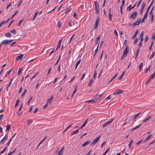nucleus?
I'll list each match as a JSON object with an SVG mask.
<instances>
[{
    "label": "nucleus",
    "instance_id": "nucleus-1",
    "mask_svg": "<svg viewBox=\"0 0 155 155\" xmlns=\"http://www.w3.org/2000/svg\"><path fill=\"white\" fill-rule=\"evenodd\" d=\"M138 15V13L137 11H134L133 13L131 14L129 16L130 18L134 20L136 18L137 16Z\"/></svg>",
    "mask_w": 155,
    "mask_h": 155
},
{
    "label": "nucleus",
    "instance_id": "nucleus-2",
    "mask_svg": "<svg viewBox=\"0 0 155 155\" xmlns=\"http://www.w3.org/2000/svg\"><path fill=\"white\" fill-rule=\"evenodd\" d=\"M13 41V40H5L2 41L1 44L4 45H8L9 44Z\"/></svg>",
    "mask_w": 155,
    "mask_h": 155
},
{
    "label": "nucleus",
    "instance_id": "nucleus-3",
    "mask_svg": "<svg viewBox=\"0 0 155 155\" xmlns=\"http://www.w3.org/2000/svg\"><path fill=\"white\" fill-rule=\"evenodd\" d=\"M94 3L95 5V10L97 14H99L100 12L99 7V4L96 1H94Z\"/></svg>",
    "mask_w": 155,
    "mask_h": 155
},
{
    "label": "nucleus",
    "instance_id": "nucleus-4",
    "mask_svg": "<svg viewBox=\"0 0 155 155\" xmlns=\"http://www.w3.org/2000/svg\"><path fill=\"white\" fill-rule=\"evenodd\" d=\"M101 137V136L97 137L96 139H94L92 143L91 144L90 146H92L93 145H95Z\"/></svg>",
    "mask_w": 155,
    "mask_h": 155
},
{
    "label": "nucleus",
    "instance_id": "nucleus-5",
    "mask_svg": "<svg viewBox=\"0 0 155 155\" xmlns=\"http://www.w3.org/2000/svg\"><path fill=\"white\" fill-rule=\"evenodd\" d=\"M114 119L112 118L110 121H108L106 123H104L103 125V128L104 127L107 125L111 123L114 120Z\"/></svg>",
    "mask_w": 155,
    "mask_h": 155
},
{
    "label": "nucleus",
    "instance_id": "nucleus-6",
    "mask_svg": "<svg viewBox=\"0 0 155 155\" xmlns=\"http://www.w3.org/2000/svg\"><path fill=\"white\" fill-rule=\"evenodd\" d=\"M100 21V18L99 17H97L96 20L95 22V24L94 25L95 27L94 28H97L99 23Z\"/></svg>",
    "mask_w": 155,
    "mask_h": 155
},
{
    "label": "nucleus",
    "instance_id": "nucleus-7",
    "mask_svg": "<svg viewBox=\"0 0 155 155\" xmlns=\"http://www.w3.org/2000/svg\"><path fill=\"white\" fill-rule=\"evenodd\" d=\"M123 91L121 90L117 89L115 91V92L114 93V95H117L121 93H122Z\"/></svg>",
    "mask_w": 155,
    "mask_h": 155
},
{
    "label": "nucleus",
    "instance_id": "nucleus-8",
    "mask_svg": "<svg viewBox=\"0 0 155 155\" xmlns=\"http://www.w3.org/2000/svg\"><path fill=\"white\" fill-rule=\"evenodd\" d=\"M141 21L140 20V18H138L137 19L135 22H134V24H132V25H134V27L136 25H139Z\"/></svg>",
    "mask_w": 155,
    "mask_h": 155
},
{
    "label": "nucleus",
    "instance_id": "nucleus-9",
    "mask_svg": "<svg viewBox=\"0 0 155 155\" xmlns=\"http://www.w3.org/2000/svg\"><path fill=\"white\" fill-rule=\"evenodd\" d=\"M129 50V47H128V46H127L125 49L124 51L123 54H124H124L127 55L128 52Z\"/></svg>",
    "mask_w": 155,
    "mask_h": 155
},
{
    "label": "nucleus",
    "instance_id": "nucleus-10",
    "mask_svg": "<svg viewBox=\"0 0 155 155\" xmlns=\"http://www.w3.org/2000/svg\"><path fill=\"white\" fill-rule=\"evenodd\" d=\"M136 3L133 6L131 7V5H130L127 8V10L129 11H130L131 9H132L133 8H134L136 6Z\"/></svg>",
    "mask_w": 155,
    "mask_h": 155
},
{
    "label": "nucleus",
    "instance_id": "nucleus-11",
    "mask_svg": "<svg viewBox=\"0 0 155 155\" xmlns=\"http://www.w3.org/2000/svg\"><path fill=\"white\" fill-rule=\"evenodd\" d=\"M94 98L96 102L100 100V98L99 97V95H98V94H97L95 95L94 96Z\"/></svg>",
    "mask_w": 155,
    "mask_h": 155
},
{
    "label": "nucleus",
    "instance_id": "nucleus-12",
    "mask_svg": "<svg viewBox=\"0 0 155 155\" xmlns=\"http://www.w3.org/2000/svg\"><path fill=\"white\" fill-rule=\"evenodd\" d=\"M23 56V54H21L20 55H19V56L17 57L15 59L16 60H20L22 58Z\"/></svg>",
    "mask_w": 155,
    "mask_h": 155
},
{
    "label": "nucleus",
    "instance_id": "nucleus-13",
    "mask_svg": "<svg viewBox=\"0 0 155 155\" xmlns=\"http://www.w3.org/2000/svg\"><path fill=\"white\" fill-rule=\"evenodd\" d=\"M148 13L147 12H146L145 14H144V15L143 18L142 19L141 22L142 23H143L145 19L147 17Z\"/></svg>",
    "mask_w": 155,
    "mask_h": 155
},
{
    "label": "nucleus",
    "instance_id": "nucleus-14",
    "mask_svg": "<svg viewBox=\"0 0 155 155\" xmlns=\"http://www.w3.org/2000/svg\"><path fill=\"white\" fill-rule=\"evenodd\" d=\"M154 1V0H152V2H151V3H150V5H149V6L147 8L146 12H147L148 13L149 11L150 8L151 7V6L153 4Z\"/></svg>",
    "mask_w": 155,
    "mask_h": 155
},
{
    "label": "nucleus",
    "instance_id": "nucleus-15",
    "mask_svg": "<svg viewBox=\"0 0 155 155\" xmlns=\"http://www.w3.org/2000/svg\"><path fill=\"white\" fill-rule=\"evenodd\" d=\"M140 51V49L138 48L137 50L136 53L135 54V59H136L137 57L138 54Z\"/></svg>",
    "mask_w": 155,
    "mask_h": 155
},
{
    "label": "nucleus",
    "instance_id": "nucleus-16",
    "mask_svg": "<svg viewBox=\"0 0 155 155\" xmlns=\"http://www.w3.org/2000/svg\"><path fill=\"white\" fill-rule=\"evenodd\" d=\"M91 141H87L85 142L83 144L82 146L83 147L86 146V145L89 144L90 143Z\"/></svg>",
    "mask_w": 155,
    "mask_h": 155
},
{
    "label": "nucleus",
    "instance_id": "nucleus-17",
    "mask_svg": "<svg viewBox=\"0 0 155 155\" xmlns=\"http://www.w3.org/2000/svg\"><path fill=\"white\" fill-rule=\"evenodd\" d=\"M53 99L52 96H51L50 98L48 99V103L51 104Z\"/></svg>",
    "mask_w": 155,
    "mask_h": 155
},
{
    "label": "nucleus",
    "instance_id": "nucleus-18",
    "mask_svg": "<svg viewBox=\"0 0 155 155\" xmlns=\"http://www.w3.org/2000/svg\"><path fill=\"white\" fill-rule=\"evenodd\" d=\"M155 76V70L154 72V73L153 74L151 75L149 78L151 80V79H153L154 78V77Z\"/></svg>",
    "mask_w": 155,
    "mask_h": 155
},
{
    "label": "nucleus",
    "instance_id": "nucleus-19",
    "mask_svg": "<svg viewBox=\"0 0 155 155\" xmlns=\"http://www.w3.org/2000/svg\"><path fill=\"white\" fill-rule=\"evenodd\" d=\"M6 134L5 135V136L4 137L2 140L0 141V143H2L3 144L5 142V141L6 140L7 138H5V137L6 136Z\"/></svg>",
    "mask_w": 155,
    "mask_h": 155
},
{
    "label": "nucleus",
    "instance_id": "nucleus-20",
    "mask_svg": "<svg viewBox=\"0 0 155 155\" xmlns=\"http://www.w3.org/2000/svg\"><path fill=\"white\" fill-rule=\"evenodd\" d=\"M138 32V30H137L135 32L134 35L132 37V38L133 39H134L137 36V35Z\"/></svg>",
    "mask_w": 155,
    "mask_h": 155
},
{
    "label": "nucleus",
    "instance_id": "nucleus-21",
    "mask_svg": "<svg viewBox=\"0 0 155 155\" xmlns=\"http://www.w3.org/2000/svg\"><path fill=\"white\" fill-rule=\"evenodd\" d=\"M81 59L79 60L76 63V64H75V70H76L78 66V65L80 64L81 62Z\"/></svg>",
    "mask_w": 155,
    "mask_h": 155
},
{
    "label": "nucleus",
    "instance_id": "nucleus-22",
    "mask_svg": "<svg viewBox=\"0 0 155 155\" xmlns=\"http://www.w3.org/2000/svg\"><path fill=\"white\" fill-rule=\"evenodd\" d=\"M5 127H6V131H9V129L11 128V125L10 124H8L5 126Z\"/></svg>",
    "mask_w": 155,
    "mask_h": 155
},
{
    "label": "nucleus",
    "instance_id": "nucleus-23",
    "mask_svg": "<svg viewBox=\"0 0 155 155\" xmlns=\"http://www.w3.org/2000/svg\"><path fill=\"white\" fill-rule=\"evenodd\" d=\"M141 126V125H139L136 127H135L131 129L130 130V131H134V130H136V129L140 127Z\"/></svg>",
    "mask_w": 155,
    "mask_h": 155
},
{
    "label": "nucleus",
    "instance_id": "nucleus-24",
    "mask_svg": "<svg viewBox=\"0 0 155 155\" xmlns=\"http://www.w3.org/2000/svg\"><path fill=\"white\" fill-rule=\"evenodd\" d=\"M151 135L150 134V135H149L147 137H146V138L145 139L144 141L143 142V143H144L146 142L147 140H149L151 138Z\"/></svg>",
    "mask_w": 155,
    "mask_h": 155
},
{
    "label": "nucleus",
    "instance_id": "nucleus-25",
    "mask_svg": "<svg viewBox=\"0 0 155 155\" xmlns=\"http://www.w3.org/2000/svg\"><path fill=\"white\" fill-rule=\"evenodd\" d=\"M5 36L7 37L11 38L12 37V35L10 32H8L5 34Z\"/></svg>",
    "mask_w": 155,
    "mask_h": 155
},
{
    "label": "nucleus",
    "instance_id": "nucleus-26",
    "mask_svg": "<svg viewBox=\"0 0 155 155\" xmlns=\"http://www.w3.org/2000/svg\"><path fill=\"white\" fill-rule=\"evenodd\" d=\"M133 141H134L132 139H131L130 140V143H129V144L128 145V147L129 148H130L131 145L133 143Z\"/></svg>",
    "mask_w": 155,
    "mask_h": 155
},
{
    "label": "nucleus",
    "instance_id": "nucleus-27",
    "mask_svg": "<svg viewBox=\"0 0 155 155\" xmlns=\"http://www.w3.org/2000/svg\"><path fill=\"white\" fill-rule=\"evenodd\" d=\"M27 124L29 125L32 122V121L31 119H28L27 120Z\"/></svg>",
    "mask_w": 155,
    "mask_h": 155
},
{
    "label": "nucleus",
    "instance_id": "nucleus-28",
    "mask_svg": "<svg viewBox=\"0 0 155 155\" xmlns=\"http://www.w3.org/2000/svg\"><path fill=\"white\" fill-rule=\"evenodd\" d=\"M88 103H90L91 102H96V101H95V100L94 99L93 100H88L87 101H86Z\"/></svg>",
    "mask_w": 155,
    "mask_h": 155
},
{
    "label": "nucleus",
    "instance_id": "nucleus-29",
    "mask_svg": "<svg viewBox=\"0 0 155 155\" xmlns=\"http://www.w3.org/2000/svg\"><path fill=\"white\" fill-rule=\"evenodd\" d=\"M79 131V129L77 130L74 131L73 132H72V133L71 134V135L72 136L73 135H74L76 134L77 133H78Z\"/></svg>",
    "mask_w": 155,
    "mask_h": 155
},
{
    "label": "nucleus",
    "instance_id": "nucleus-30",
    "mask_svg": "<svg viewBox=\"0 0 155 155\" xmlns=\"http://www.w3.org/2000/svg\"><path fill=\"white\" fill-rule=\"evenodd\" d=\"M125 71L123 72V73L119 77V78H118L119 80H120L123 77V76L125 74Z\"/></svg>",
    "mask_w": 155,
    "mask_h": 155
},
{
    "label": "nucleus",
    "instance_id": "nucleus-31",
    "mask_svg": "<svg viewBox=\"0 0 155 155\" xmlns=\"http://www.w3.org/2000/svg\"><path fill=\"white\" fill-rule=\"evenodd\" d=\"M7 147H5L4 149L2 150L1 152H0V155L3 153L7 149Z\"/></svg>",
    "mask_w": 155,
    "mask_h": 155
},
{
    "label": "nucleus",
    "instance_id": "nucleus-32",
    "mask_svg": "<svg viewBox=\"0 0 155 155\" xmlns=\"http://www.w3.org/2000/svg\"><path fill=\"white\" fill-rule=\"evenodd\" d=\"M94 81L93 79H91L90 80L88 84V86H90L92 84Z\"/></svg>",
    "mask_w": 155,
    "mask_h": 155
},
{
    "label": "nucleus",
    "instance_id": "nucleus-33",
    "mask_svg": "<svg viewBox=\"0 0 155 155\" xmlns=\"http://www.w3.org/2000/svg\"><path fill=\"white\" fill-rule=\"evenodd\" d=\"M145 6H146V4L144 2L142 4L141 9L142 10H143Z\"/></svg>",
    "mask_w": 155,
    "mask_h": 155
},
{
    "label": "nucleus",
    "instance_id": "nucleus-34",
    "mask_svg": "<svg viewBox=\"0 0 155 155\" xmlns=\"http://www.w3.org/2000/svg\"><path fill=\"white\" fill-rule=\"evenodd\" d=\"M12 69H11V70L10 71H8V73H7V74H6L5 75V77H8V76H9V74H10L11 73V71L12 70Z\"/></svg>",
    "mask_w": 155,
    "mask_h": 155
},
{
    "label": "nucleus",
    "instance_id": "nucleus-35",
    "mask_svg": "<svg viewBox=\"0 0 155 155\" xmlns=\"http://www.w3.org/2000/svg\"><path fill=\"white\" fill-rule=\"evenodd\" d=\"M143 66V63L141 62L139 66H138V68L140 69V72H141V69L142 68Z\"/></svg>",
    "mask_w": 155,
    "mask_h": 155
},
{
    "label": "nucleus",
    "instance_id": "nucleus-36",
    "mask_svg": "<svg viewBox=\"0 0 155 155\" xmlns=\"http://www.w3.org/2000/svg\"><path fill=\"white\" fill-rule=\"evenodd\" d=\"M19 101H20V100L19 99H18L16 101V103L15 105V107L18 106V104L19 102Z\"/></svg>",
    "mask_w": 155,
    "mask_h": 155
},
{
    "label": "nucleus",
    "instance_id": "nucleus-37",
    "mask_svg": "<svg viewBox=\"0 0 155 155\" xmlns=\"http://www.w3.org/2000/svg\"><path fill=\"white\" fill-rule=\"evenodd\" d=\"M112 15L111 14L110 12H109V19L110 21H111L112 20Z\"/></svg>",
    "mask_w": 155,
    "mask_h": 155
},
{
    "label": "nucleus",
    "instance_id": "nucleus-38",
    "mask_svg": "<svg viewBox=\"0 0 155 155\" xmlns=\"http://www.w3.org/2000/svg\"><path fill=\"white\" fill-rule=\"evenodd\" d=\"M155 53V52H153L152 54L149 57V60L151 59L154 56Z\"/></svg>",
    "mask_w": 155,
    "mask_h": 155
},
{
    "label": "nucleus",
    "instance_id": "nucleus-39",
    "mask_svg": "<svg viewBox=\"0 0 155 155\" xmlns=\"http://www.w3.org/2000/svg\"><path fill=\"white\" fill-rule=\"evenodd\" d=\"M10 32L14 34H15L16 33V31L15 29L11 30Z\"/></svg>",
    "mask_w": 155,
    "mask_h": 155
},
{
    "label": "nucleus",
    "instance_id": "nucleus-40",
    "mask_svg": "<svg viewBox=\"0 0 155 155\" xmlns=\"http://www.w3.org/2000/svg\"><path fill=\"white\" fill-rule=\"evenodd\" d=\"M89 120V119L88 118H86L85 120V121H84V123L83 124V126H85V125L86 124L87 122V121H88Z\"/></svg>",
    "mask_w": 155,
    "mask_h": 155
},
{
    "label": "nucleus",
    "instance_id": "nucleus-41",
    "mask_svg": "<svg viewBox=\"0 0 155 155\" xmlns=\"http://www.w3.org/2000/svg\"><path fill=\"white\" fill-rule=\"evenodd\" d=\"M96 75H97V72H96V71L95 70L94 71V74L93 75V78L94 79H95V77H96Z\"/></svg>",
    "mask_w": 155,
    "mask_h": 155
},
{
    "label": "nucleus",
    "instance_id": "nucleus-42",
    "mask_svg": "<svg viewBox=\"0 0 155 155\" xmlns=\"http://www.w3.org/2000/svg\"><path fill=\"white\" fill-rule=\"evenodd\" d=\"M142 141V140L141 139L139 141L137 142L136 143V145L137 146H138Z\"/></svg>",
    "mask_w": 155,
    "mask_h": 155
},
{
    "label": "nucleus",
    "instance_id": "nucleus-43",
    "mask_svg": "<svg viewBox=\"0 0 155 155\" xmlns=\"http://www.w3.org/2000/svg\"><path fill=\"white\" fill-rule=\"evenodd\" d=\"M151 22L152 23L154 19V15L153 14H152L151 15Z\"/></svg>",
    "mask_w": 155,
    "mask_h": 155
},
{
    "label": "nucleus",
    "instance_id": "nucleus-44",
    "mask_svg": "<svg viewBox=\"0 0 155 155\" xmlns=\"http://www.w3.org/2000/svg\"><path fill=\"white\" fill-rule=\"evenodd\" d=\"M32 98H33V97L32 96L31 97H30V99H29V100H28V101L27 103V104H28V105H29V104H30V103L31 102V101L32 99Z\"/></svg>",
    "mask_w": 155,
    "mask_h": 155
},
{
    "label": "nucleus",
    "instance_id": "nucleus-45",
    "mask_svg": "<svg viewBox=\"0 0 155 155\" xmlns=\"http://www.w3.org/2000/svg\"><path fill=\"white\" fill-rule=\"evenodd\" d=\"M16 148H15V149L12 152H10L8 153L10 154V155H12L13 153H14L16 150Z\"/></svg>",
    "mask_w": 155,
    "mask_h": 155
},
{
    "label": "nucleus",
    "instance_id": "nucleus-46",
    "mask_svg": "<svg viewBox=\"0 0 155 155\" xmlns=\"http://www.w3.org/2000/svg\"><path fill=\"white\" fill-rule=\"evenodd\" d=\"M142 41H140V42L139 43V44L138 45L139 46V47H138L139 48L142 45Z\"/></svg>",
    "mask_w": 155,
    "mask_h": 155
},
{
    "label": "nucleus",
    "instance_id": "nucleus-47",
    "mask_svg": "<svg viewBox=\"0 0 155 155\" xmlns=\"http://www.w3.org/2000/svg\"><path fill=\"white\" fill-rule=\"evenodd\" d=\"M22 69H23V68H22V67L19 68L18 71V73H21V71L22 70Z\"/></svg>",
    "mask_w": 155,
    "mask_h": 155
},
{
    "label": "nucleus",
    "instance_id": "nucleus-48",
    "mask_svg": "<svg viewBox=\"0 0 155 155\" xmlns=\"http://www.w3.org/2000/svg\"><path fill=\"white\" fill-rule=\"evenodd\" d=\"M24 20V19H22L19 22V23H18V24H17V25L18 26H19L21 23V22L23 21Z\"/></svg>",
    "mask_w": 155,
    "mask_h": 155
},
{
    "label": "nucleus",
    "instance_id": "nucleus-49",
    "mask_svg": "<svg viewBox=\"0 0 155 155\" xmlns=\"http://www.w3.org/2000/svg\"><path fill=\"white\" fill-rule=\"evenodd\" d=\"M99 43H100V42H99V43L98 44V45H97V48L95 50L94 53H95L97 54V51H98V45H99Z\"/></svg>",
    "mask_w": 155,
    "mask_h": 155
},
{
    "label": "nucleus",
    "instance_id": "nucleus-50",
    "mask_svg": "<svg viewBox=\"0 0 155 155\" xmlns=\"http://www.w3.org/2000/svg\"><path fill=\"white\" fill-rule=\"evenodd\" d=\"M151 67V66H149L148 68L145 70V73H146L148 71H150V68Z\"/></svg>",
    "mask_w": 155,
    "mask_h": 155
},
{
    "label": "nucleus",
    "instance_id": "nucleus-51",
    "mask_svg": "<svg viewBox=\"0 0 155 155\" xmlns=\"http://www.w3.org/2000/svg\"><path fill=\"white\" fill-rule=\"evenodd\" d=\"M100 36L99 35L96 38V43H97L98 42V41L100 39Z\"/></svg>",
    "mask_w": 155,
    "mask_h": 155
},
{
    "label": "nucleus",
    "instance_id": "nucleus-52",
    "mask_svg": "<svg viewBox=\"0 0 155 155\" xmlns=\"http://www.w3.org/2000/svg\"><path fill=\"white\" fill-rule=\"evenodd\" d=\"M17 13H18V11H16L14 13V14L13 15H12V17L11 18V19H12L13 18V17L14 16H15L16 15V14Z\"/></svg>",
    "mask_w": 155,
    "mask_h": 155
},
{
    "label": "nucleus",
    "instance_id": "nucleus-53",
    "mask_svg": "<svg viewBox=\"0 0 155 155\" xmlns=\"http://www.w3.org/2000/svg\"><path fill=\"white\" fill-rule=\"evenodd\" d=\"M26 89H25V91H24V92H23V93L22 94V95H21V97H23L24 95H25V93H26Z\"/></svg>",
    "mask_w": 155,
    "mask_h": 155
},
{
    "label": "nucleus",
    "instance_id": "nucleus-54",
    "mask_svg": "<svg viewBox=\"0 0 155 155\" xmlns=\"http://www.w3.org/2000/svg\"><path fill=\"white\" fill-rule=\"evenodd\" d=\"M153 41H152L151 44V45H150V47L149 48V49L150 50H151V49H152V47L153 45Z\"/></svg>",
    "mask_w": 155,
    "mask_h": 155
},
{
    "label": "nucleus",
    "instance_id": "nucleus-55",
    "mask_svg": "<svg viewBox=\"0 0 155 155\" xmlns=\"http://www.w3.org/2000/svg\"><path fill=\"white\" fill-rule=\"evenodd\" d=\"M75 34H74L73 35H72V36L71 37L70 39V40H69V42L70 43L71 41L72 40L74 37V35Z\"/></svg>",
    "mask_w": 155,
    "mask_h": 155
},
{
    "label": "nucleus",
    "instance_id": "nucleus-56",
    "mask_svg": "<svg viewBox=\"0 0 155 155\" xmlns=\"http://www.w3.org/2000/svg\"><path fill=\"white\" fill-rule=\"evenodd\" d=\"M111 98V95H109V96H108L107 97L105 98V100H109V99H110Z\"/></svg>",
    "mask_w": 155,
    "mask_h": 155
},
{
    "label": "nucleus",
    "instance_id": "nucleus-57",
    "mask_svg": "<svg viewBox=\"0 0 155 155\" xmlns=\"http://www.w3.org/2000/svg\"><path fill=\"white\" fill-rule=\"evenodd\" d=\"M68 24L70 26H72L74 25V23L73 22H71L69 21L68 23Z\"/></svg>",
    "mask_w": 155,
    "mask_h": 155
},
{
    "label": "nucleus",
    "instance_id": "nucleus-58",
    "mask_svg": "<svg viewBox=\"0 0 155 155\" xmlns=\"http://www.w3.org/2000/svg\"><path fill=\"white\" fill-rule=\"evenodd\" d=\"M138 41V39L137 38H136L134 41L133 42V44H136L137 43Z\"/></svg>",
    "mask_w": 155,
    "mask_h": 155
},
{
    "label": "nucleus",
    "instance_id": "nucleus-59",
    "mask_svg": "<svg viewBox=\"0 0 155 155\" xmlns=\"http://www.w3.org/2000/svg\"><path fill=\"white\" fill-rule=\"evenodd\" d=\"M22 0H21L19 2L18 4L17 5L18 7H19L21 5V4L22 3Z\"/></svg>",
    "mask_w": 155,
    "mask_h": 155
},
{
    "label": "nucleus",
    "instance_id": "nucleus-60",
    "mask_svg": "<svg viewBox=\"0 0 155 155\" xmlns=\"http://www.w3.org/2000/svg\"><path fill=\"white\" fill-rule=\"evenodd\" d=\"M148 36L147 35L146 36V37L145 38V42H146L148 40Z\"/></svg>",
    "mask_w": 155,
    "mask_h": 155
},
{
    "label": "nucleus",
    "instance_id": "nucleus-61",
    "mask_svg": "<svg viewBox=\"0 0 155 155\" xmlns=\"http://www.w3.org/2000/svg\"><path fill=\"white\" fill-rule=\"evenodd\" d=\"M150 80L149 78L145 82V84L147 85L150 81Z\"/></svg>",
    "mask_w": 155,
    "mask_h": 155
},
{
    "label": "nucleus",
    "instance_id": "nucleus-62",
    "mask_svg": "<svg viewBox=\"0 0 155 155\" xmlns=\"http://www.w3.org/2000/svg\"><path fill=\"white\" fill-rule=\"evenodd\" d=\"M12 5V3H10L6 7V8L7 9Z\"/></svg>",
    "mask_w": 155,
    "mask_h": 155
},
{
    "label": "nucleus",
    "instance_id": "nucleus-63",
    "mask_svg": "<svg viewBox=\"0 0 155 155\" xmlns=\"http://www.w3.org/2000/svg\"><path fill=\"white\" fill-rule=\"evenodd\" d=\"M127 41L126 40H125L124 42V45L125 46H127Z\"/></svg>",
    "mask_w": 155,
    "mask_h": 155
},
{
    "label": "nucleus",
    "instance_id": "nucleus-64",
    "mask_svg": "<svg viewBox=\"0 0 155 155\" xmlns=\"http://www.w3.org/2000/svg\"><path fill=\"white\" fill-rule=\"evenodd\" d=\"M63 155V152H61L60 151L58 152V155Z\"/></svg>",
    "mask_w": 155,
    "mask_h": 155
}]
</instances>
